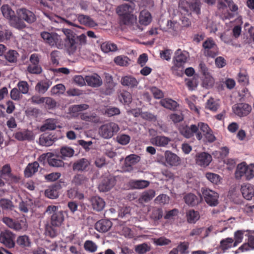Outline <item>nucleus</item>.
<instances>
[{
    "instance_id": "nucleus-30",
    "label": "nucleus",
    "mask_w": 254,
    "mask_h": 254,
    "mask_svg": "<svg viewBox=\"0 0 254 254\" xmlns=\"http://www.w3.org/2000/svg\"><path fill=\"white\" fill-rule=\"evenodd\" d=\"M75 186H81L85 188L89 187V180L86 176L82 174L75 175L72 181Z\"/></svg>"
},
{
    "instance_id": "nucleus-15",
    "label": "nucleus",
    "mask_w": 254,
    "mask_h": 254,
    "mask_svg": "<svg viewBox=\"0 0 254 254\" xmlns=\"http://www.w3.org/2000/svg\"><path fill=\"white\" fill-rule=\"evenodd\" d=\"M17 14L21 20H25L26 22L29 24L34 23L36 20V17L35 14L25 8H19L16 11Z\"/></svg>"
},
{
    "instance_id": "nucleus-35",
    "label": "nucleus",
    "mask_w": 254,
    "mask_h": 254,
    "mask_svg": "<svg viewBox=\"0 0 254 254\" xmlns=\"http://www.w3.org/2000/svg\"><path fill=\"white\" fill-rule=\"evenodd\" d=\"M91 202L93 208L98 211L102 210L105 205V203L104 200L98 196L92 197L91 198Z\"/></svg>"
},
{
    "instance_id": "nucleus-58",
    "label": "nucleus",
    "mask_w": 254,
    "mask_h": 254,
    "mask_svg": "<svg viewBox=\"0 0 254 254\" xmlns=\"http://www.w3.org/2000/svg\"><path fill=\"white\" fill-rule=\"evenodd\" d=\"M18 57V53L14 50H9L5 55V59L9 63H15Z\"/></svg>"
},
{
    "instance_id": "nucleus-31",
    "label": "nucleus",
    "mask_w": 254,
    "mask_h": 254,
    "mask_svg": "<svg viewBox=\"0 0 254 254\" xmlns=\"http://www.w3.org/2000/svg\"><path fill=\"white\" fill-rule=\"evenodd\" d=\"M241 190L244 197L248 200L252 199L254 195V189L250 184H243Z\"/></svg>"
},
{
    "instance_id": "nucleus-39",
    "label": "nucleus",
    "mask_w": 254,
    "mask_h": 254,
    "mask_svg": "<svg viewBox=\"0 0 254 254\" xmlns=\"http://www.w3.org/2000/svg\"><path fill=\"white\" fill-rule=\"evenodd\" d=\"M121 84L125 86H128L133 88L136 86L138 83L137 80L131 76H125L123 77L121 80Z\"/></svg>"
},
{
    "instance_id": "nucleus-42",
    "label": "nucleus",
    "mask_w": 254,
    "mask_h": 254,
    "mask_svg": "<svg viewBox=\"0 0 254 254\" xmlns=\"http://www.w3.org/2000/svg\"><path fill=\"white\" fill-rule=\"evenodd\" d=\"M57 120L55 119H48L45 121V123L41 127L40 130L45 131L47 130H54L57 127Z\"/></svg>"
},
{
    "instance_id": "nucleus-46",
    "label": "nucleus",
    "mask_w": 254,
    "mask_h": 254,
    "mask_svg": "<svg viewBox=\"0 0 254 254\" xmlns=\"http://www.w3.org/2000/svg\"><path fill=\"white\" fill-rule=\"evenodd\" d=\"M16 243L22 248L29 247L31 245V241L29 237L25 235L18 236L16 240Z\"/></svg>"
},
{
    "instance_id": "nucleus-13",
    "label": "nucleus",
    "mask_w": 254,
    "mask_h": 254,
    "mask_svg": "<svg viewBox=\"0 0 254 254\" xmlns=\"http://www.w3.org/2000/svg\"><path fill=\"white\" fill-rule=\"evenodd\" d=\"M204 55L205 56L214 58L218 54V48L214 41L208 39L203 43Z\"/></svg>"
},
{
    "instance_id": "nucleus-18",
    "label": "nucleus",
    "mask_w": 254,
    "mask_h": 254,
    "mask_svg": "<svg viewBox=\"0 0 254 254\" xmlns=\"http://www.w3.org/2000/svg\"><path fill=\"white\" fill-rule=\"evenodd\" d=\"M198 127H199V131L201 132L202 136H204L207 141L213 142L216 140V137L207 124L204 123L199 122L198 123Z\"/></svg>"
},
{
    "instance_id": "nucleus-56",
    "label": "nucleus",
    "mask_w": 254,
    "mask_h": 254,
    "mask_svg": "<svg viewBox=\"0 0 254 254\" xmlns=\"http://www.w3.org/2000/svg\"><path fill=\"white\" fill-rule=\"evenodd\" d=\"M120 101L125 104H129L131 102L132 97L130 93L127 91H123L119 96Z\"/></svg>"
},
{
    "instance_id": "nucleus-57",
    "label": "nucleus",
    "mask_w": 254,
    "mask_h": 254,
    "mask_svg": "<svg viewBox=\"0 0 254 254\" xmlns=\"http://www.w3.org/2000/svg\"><path fill=\"white\" fill-rule=\"evenodd\" d=\"M115 63L120 66H127L129 64V59L125 56H119L114 59Z\"/></svg>"
},
{
    "instance_id": "nucleus-34",
    "label": "nucleus",
    "mask_w": 254,
    "mask_h": 254,
    "mask_svg": "<svg viewBox=\"0 0 254 254\" xmlns=\"http://www.w3.org/2000/svg\"><path fill=\"white\" fill-rule=\"evenodd\" d=\"M184 199L186 204L192 206L198 204L201 201V196L197 197L191 193H189L185 195L184 197Z\"/></svg>"
},
{
    "instance_id": "nucleus-12",
    "label": "nucleus",
    "mask_w": 254,
    "mask_h": 254,
    "mask_svg": "<svg viewBox=\"0 0 254 254\" xmlns=\"http://www.w3.org/2000/svg\"><path fill=\"white\" fill-rule=\"evenodd\" d=\"M202 193L206 202L211 206H215L218 204V194L209 189L202 188Z\"/></svg>"
},
{
    "instance_id": "nucleus-1",
    "label": "nucleus",
    "mask_w": 254,
    "mask_h": 254,
    "mask_svg": "<svg viewBox=\"0 0 254 254\" xmlns=\"http://www.w3.org/2000/svg\"><path fill=\"white\" fill-rule=\"evenodd\" d=\"M67 29L64 28L63 32L65 35L63 38L61 35L55 32H49L42 31L40 33V36L44 43L51 47L56 48L59 50H64L67 54L68 44H70L71 38L70 35L67 33Z\"/></svg>"
},
{
    "instance_id": "nucleus-59",
    "label": "nucleus",
    "mask_w": 254,
    "mask_h": 254,
    "mask_svg": "<svg viewBox=\"0 0 254 254\" xmlns=\"http://www.w3.org/2000/svg\"><path fill=\"white\" fill-rule=\"evenodd\" d=\"M115 87V83L113 82H110L106 84L104 87L101 89V91L105 95H109L114 92Z\"/></svg>"
},
{
    "instance_id": "nucleus-8",
    "label": "nucleus",
    "mask_w": 254,
    "mask_h": 254,
    "mask_svg": "<svg viewBox=\"0 0 254 254\" xmlns=\"http://www.w3.org/2000/svg\"><path fill=\"white\" fill-rule=\"evenodd\" d=\"M181 134L187 138H190L195 135L198 140L202 139V134L199 131L198 123L197 125H191L190 126H183L180 127Z\"/></svg>"
},
{
    "instance_id": "nucleus-32",
    "label": "nucleus",
    "mask_w": 254,
    "mask_h": 254,
    "mask_svg": "<svg viewBox=\"0 0 254 254\" xmlns=\"http://www.w3.org/2000/svg\"><path fill=\"white\" fill-rule=\"evenodd\" d=\"M165 157L166 162L172 166H177L179 164L180 158L170 151L165 152Z\"/></svg>"
},
{
    "instance_id": "nucleus-61",
    "label": "nucleus",
    "mask_w": 254,
    "mask_h": 254,
    "mask_svg": "<svg viewBox=\"0 0 254 254\" xmlns=\"http://www.w3.org/2000/svg\"><path fill=\"white\" fill-rule=\"evenodd\" d=\"M65 90V87L63 84H58L53 86L51 92L52 95L63 94Z\"/></svg>"
},
{
    "instance_id": "nucleus-63",
    "label": "nucleus",
    "mask_w": 254,
    "mask_h": 254,
    "mask_svg": "<svg viewBox=\"0 0 254 254\" xmlns=\"http://www.w3.org/2000/svg\"><path fill=\"white\" fill-rule=\"evenodd\" d=\"M238 81L243 85H248L249 82L248 74L246 72H240L238 75Z\"/></svg>"
},
{
    "instance_id": "nucleus-16",
    "label": "nucleus",
    "mask_w": 254,
    "mask_h": 254,
    "mask_svg": "<svg viewBox=\"0 0 254 254\" xmlns=\"http://www.w3.org/2000/svg\"><path fill=\"white\" fill-rule=\"evenodd\" d=\"M115 178L111 175L105 177L98 186L100 191L106 192L110 190L115 185Z\"/></svg>"
},
{
    "instance_id": "nucleus-51",
    "label": "nucleus",
    "mask_w": 254,
    "mask_h": 254,
    "mask_svg": "<svg viewBox=\"0 0 254 254\" xmlns=\"http://www.w3.org/2000/svg\"><path fill=\"white\" fill-rule=\"evenodd\" d=\"M220 107V104L218 101L213 98L208 99L206 104V108L212 112H216Z\"/></svg>"
},
{
    "instance_id": "nucleus-64",
    "label": "nucleus",
    "mask_w": 254,
    "mask_h": 254,
    "mask_svg": "<svg viewBox=\"0 0 254 254\" xmlns=\"http://www.w3.org/2000/svg\"><path fill=\"white\" fill-rule=\"evenodd\" d=\"M45 195L49 198L55 199L58 197L59 192L54 187L45 190Z\"/></svg>"
},
{
    "instance_id": "nucleus-38",
    "label": "nucleus",
    "mask_w": 254,
    "mask_h": 254,
    "mask_svg": "<svg viewBox=\"0 0 254 254\" xmlns=\"http://www.w3.org/2000/svg\"><path fill=\"white\" fill-rule=\"evenodd\" d=\"M51 82L49 80H41L35 86V90L39 94H44L51 85Z\"/></svg>"
},
{
    "instance_id": "nucleus-21",
    "label": "nucleus",
    "mask_w": 254,
    "mask_h": 254,
    "mask_svg": "<svg viewBox=\"0 0 254 254\" xmlns=\"http://www.w3.org/2000/svg\"><path fill=\"white\" fill-rule=\"evenodd\" d=\"M189 57L188 53L186 51L182 52L181 49H178L175 52L174 57V64L176 66L180 67L187 62Z\"/></svg>"
},
{
    "instance_id": "nucleus-25",
    "label": "nucleus",
    "mask_w": 254,
    "mask_h": 254,
    "mask_svg": "<svg viewBox=\"0 0 254 254\" xmlns=\"http://www.w3.org/2000/svg\"><path fill=\"white\" fill-rule=\"evenodd\" d=\"M211 161V156L206 152H201L196 156V163L201 166H207Z\"/></svg>"
},
{
    "instance_id": "nucleus-47",
    "label": "nucleus",
    "mask_w": 254,
    "mask_h": 254,
    "mask_svg": "<svg viewBox=\"0 0 254 254\" xmlns=\"http://www.w3.org/2000/svg\"><path fill=\"white\" fill-rule=\"evenodd\" d=\"M48 163L50 166L55 167H62L64 166V162L52 153L49 157Z\"/></svg>"
},
{
    "instance_id": "nucleus-7",
    "label": "nucleus",
    "mask_w": 254,
    "mask_h": 254,
    "mask_svg": "<svg viewBox=\"0 0 254 254\" xmlns=\"http://www.w3.org/2000/svg\"><path fill=\"white\" fill-rule=\"evenodd\" d=\"M120 129L119 126L113 122L101 126L99 129V135L105 139L112 138Z\"/></svg>"
},
{
    "instance_id": "nucleus-50",
    "label": "nucleus",
    "mask_w": 254,
    "mask_h": 254,
    "mask_svg": "<svg viewBox=\"0 0 254 254\" xmlns=\"http://www.w3.org/2000/svg\"><path fill=\"white\" fill-rule=\"evenodd\" d=\"M214 84V80L210 74H206L202 79V86L203 87L209 89L212 88Z\"/></svg>"
},
{
    "instance_id": "nucleus-53",
    "label": "nucleus",
    "mask_w": 254,
    "mask_h": 254,
    "mask_svg": "<svg viewBox=\"0 0 254 254\" xmlns=\"http://www.w3.org/2000/svg\"><path fill=\"white\" fill-rule=\"evenodd\" d=\"M60 152L62 158H65L72 157L74 153V151L71 147L65 146L61 148Z\"/></svg>"
},
{
    "instance_id": "nucleus-23",
    "label": "nucleus",
    "mask_w": 254,
    "mask_h": 254,
    "mask_svg": "<svg viewBox=\"0 0 254 254\" xmlns=\"http://www.w3.org/2000/svg\"><path fill=\"white\" fill-rule=\"evenodd\" d=\"M58 140L55 135L44 133L40 135L39 138V144L44 146H50Z\"/></svg>"
},
{
    "instance_id": "nucleus-14",
    "label": "nucleus",
    "mask_w": 254,
    "mask_h": 254,
    "mask_svg": "<svg viewBox=\"0 0 254 254\" xmlns=\"http://www.w3.org/2000/svg\"><path fill=\"white\" fill-rule=\"evenodd\" d=\"M2 221L9 228L16 231H19L26 228L25 222L22 220L20 221H14L10 218L4 217Z\"/></svg>"
},
{
    "instance_id": "nucleus-40",
    "label": "nucleus",
    "mask_w": 254,
    "mask_h": 254,
    "mask_svg": "<svg viewBox=\"0 0 254 254\" xmlns=\"http://www.w3.org/2000/svg\"><path fill=\"white\" fill-rule=\"evenodd\" d=\"M78 21L80 24L90 27L97 25L95 22L89 16L83 14H78Z\"/></svg>"
},
{
    "instance_id": "nucleus-43",
    "label": "nucleus",
    "mask_w": 254,
    "mask_h": 254,
    "mask_svg": "<svg viewBox=\"0 0 254 254\" xmlns=\"http://www.w3.org/2000/svg\"><path fill=\"white\" fill-rule=\"evenodd\" d=\"M33 204V201L31 199H26L24 200H21L19 203L18 208L21 212L27 213L31 208Z\"/></svg>"
},
{
    "instance_id": "nucleus-33",
    "label": "nucleus",
    "mask_w": 254,
    "mask_h": 254,
    "mask_svg": "<svg viewBox=\"0 0 254 254\" xmlns=\"http://www.w3.org/2000/svg\"><path fill=\"white\" fill-rule=\"evenodd\" d=\"M228 7L232 12H236L238 10V7L233 1L232 0H219L218 7L219 9L225 8Z\"/></svg>"
},
{
    "instance_id": "nucleus-36",
    "label": "nucleus",
    "mask_w": 254,
    "mask_h": 254,
    "mask_svg": "<svg viewBox=\"0 0 254 254\" xmlns=\"http://www.w3.org/2000/svg\"><path fill=\"white\" fill-rule=\"evenodd\" d=\"M152 21V16L149 12L146 10H142L139 16V22L141 25L147 26Z\"/></svg>"
},
{
    "instance_id": "nucleus-60",
    "label": "nucleus",
    "mask_w": 254,
    "mask_h": 254,
    "mask_svg": "<svg viewBox=\"0 0 254 254\" xmlns=\"http://www.w3.org/2000/svg\"><path fill=\"white\" fill-rule=\"evenodd\" d=\"M150 250V247L146 243H143L135 246V251L138 254H144Z\"/></svg>"
},
{
    "instance_id": "nucleus-48",
    "label": "nucleus",
    "mask_w": 254,
    "mask_h": 254,
    "mask_svg": "<svg viewBox=\"0 0 254 254\" xmlns=\"http://www.w3.org/2000/svg\"><path fill=\"white\" fill-rule=\"evenodd\" d=\"M131 187L135 189H143L147 188L150 184L148 181L143 180H133L130 183Z\"/></svg>"
},
{
    "instance_id": "nucleus-9",
    "label": "nucleus",
    "mask_w": 254,
    "mask_h": 254,
    "mask_svg": "<svg viewBox=\"0 0 254 254\" xmlns=\"http://www.w3.org/2000/svg\"><path fill=\"white\" fill-rule=\"evenodd\" d=\"M43 13L50 20L55 22L65 23L68 25L77 27V25L74 23V22H75L76 20V19L78 20V14H76L75 13L68 14L66 15V17L67 18L70 19L69 20L59 16L54 15L52 14H49L45 12H43Z\"/></svg>"
},
{
    "instance_id": "nucleus-52",
    "label": "nucleus",
    "mask_w": 254,
    "mask_h": 254,
    "mask_svg": "<svg viewBox=\"0 0 254 254\" xmlns=\"http://www.w3.org/2000/svg\"><path fill=\"white\" fill-rule=\"evenodd\" d=\"M250 249H254V236L249 237L248 242L244 244L239 250L242 252L249 251Z\"/></svg>"
},
{
    "instance_id": "nucleus-62",
    "label": "nucleus",
    "mask_w": 254,
    "mask_h": 254,
    "mask_svg": "<svg viewBox=\"0 0 254 254\" xmlns=\"http://www.w3.org/2000/svg\"><path fill=\"white\" fill-rule=\"evenodd\" d=\"M18 90L21 94H26L29 91V85L26 81H20L17 84Z\"/></svg>"
},
{
    "instance_id": "nucleus-22",
    "label": "nucleus",
    "mask_w": 254,
    "mask_h": 254,
    "mask_svg": "<svg viewBox=\"0 0 254 254\" xmlns=\"http://www.w3.org/2000/svg\"><path fill=\"white\" fill-rule=\"evenodd\" d=\"M14 137L19 141H31L34 139L33 132L27 129L20 130L15 132L14 134Z\"/></svg>"
},
{
    "instance_id": "nucleus-49",
    "label": "nucleus",
    "mask_w": 254,
    "mask_h": 254,
    "mask_svg": "<svg viewBox=\"0 0 254 254\" xmlns=\"http://www.w3.org/2000/svg\"><path fill=\"white\" fill-rule=\"evenodd\" d=\"M186 216L188 221L190 223H194L200 217L199 213L193 209L189 210L187 212Z\"/></svg>"
},
{
    "instance_id": "nucleus-37",
    "label": "nucleus",
    "mask_w": 254,
    "mask_h": 254,
    "mask_svg": "<svg viewBox=\"0 0 254 254\" xmlns=\"http://www.w3.org/2000/svg\"><path fill=\"white\" fill-rule=\"evenodd\" d=\"M39 167V164L36 161L29 163L24 170L25 176L27 178L32 177L38 171Z\"/></svg>"
},
{
    "instance_id": "nucleus-44",
    "label": "nucleus",
    "mask_w": 254,
    "mask_h": 254,
    "mask_svg": "<svg viewBox=\"0 0 254 254\" xmlns=\"http://www.w3.org/2000/svg\"><path fill=\"white\" fill-rule=\"evenodd\" d=\"M160 104L164 108L172 110H175L179 106L177 102L169 98L161 100L160 101Z\"/></svg>"
},
{
    "instance_id": "nucleus-55",
    "label": "nucleus",
    "mask_w": 254,
    "mask_h": 254,
    "mask_svg": "<svg viewBox=\"0 0 254 254\" xmlns=\"http://www.w3.org/2000/svg\"><path fill=\"white\" fill-rule=\"evenodd\" d=\"M101 48L104 53L115 51L117 49L116 44L110 42H104L101 45Z\"/></svg>"
},
{
    "instance_id": "nucleus-5",
    "label": "nucleus",
    "mask_w": 254,
    "mask_h": 254,
    "mask_svg": "<svg viewBox=\"0 0 254 254\" xmlns=\"http://www.w3.org/2000/svg\"><path fill=\"white\" fill-rule=\"evenodd\" d=\"M46 213L51 215V223L53 226L59 227L62 225L64 220V213L59 210L58 207L54 206H48Z\"/></svg>"
},
{
    "instance_id": "nucleus-6",
    "label": "nucleus",
    "mask_w": 254,
    "mask_h": 254,
    "mask_svg": "<svg viewBox=\"0 0 254 254\" xmlns=\"http://www.w3.org/2000/svg\"><path fill=\"white\" fill-rule=\"evenodd\" d=\"M235 177L237 179L245 177L250 180L254 177V165H247L246 163H242L238 165L235 172Z\"/></svg>"
},
{
    "instance_id": "nucleus-41",
    "label": "nucleus",
    "mask_w": 254,
    "mask_h": 254,
    "mask_svg": "<svg viewBox=\"0 0 254 254\" xmlns=\"http://www.w3.org/2000/svg\"><path fill=\"white\" fill-rule=\"evenodd\" d=\"M150 212V218L153 221H157L163 216V211L161 208L157 207H152L148 210Z\"/></svg>"
},
{
    "instance_id": "nucleus-27",
    "label": "nucleus",
    "mask_w": 254,
    "mask_h": 254,
    "mask_svg": "<svg viewBox=\"0 0 254 254\" xmlns=\"http://www.w3.org/2000/svg\"><path fill=\"white\" fill-rule=\"evenodd\" d=\"M112 226V223L107 219H101L95 225V229L99 232L105 233L109 231Z\"/></svg>"
},
{
    "instance_id": "nucleus-28",
    "label": "nucleus",
    "mask_w": 254,
    "mask_h": 254,
    "mask_svg": "<svg viewBox=\"0 0 254 254\" xmlns=\"http://www.w3.org/2000/svg\"><path fill=\"white\" fill-rule=\"evenodd\" d=\"M171 140V139L168 137L159 135L151 138L150 142L152 144L157 146L166 147Z\"/></svg>"
},
{
    "instance_id": "nucleus-19",
    "label": "nucleus",
    "mask_w": 254,
    "mask_h": 254,
    "mask_svg": "<svg viewBox=\"0 0 254 254\" xmlns=\"http://www.w3.org/2000/svg\"><path fill=\"white\" fill-rule=\"evenodd\" d=\"M233 110L235 114L240 117L248 115L251 111L252 108L246 103H239L233 106Z\"/></svg>"
},
{
    "instance_id": "nucleus-11",
    "label": "nucleus",
    "mask_w": 254,
    "mask_h": 254,
    "mask_svg": "<svg viewBox=\"0 0 254 254\" xmlns=\"http://www.w3.org/2000/svg\"><path fill=\"white\" fill-rule=\"evenodd\" d=\"M0 178L8 184L15 183L18 182L19 178L12 173L9 164L3 165L0 170Z\"/></svg>"
},
{
    "instance_id": "nucleus-20",
    "label": "nucleus",
    "mask_w": 254,
    "mask_h": 254,
    "mask_svg": "<svg viewBox=\"0 0 254 254\" xmlns=\"http://www.w3.org/2000/svg\"><path fill=\"white\" fill-rule=\"evenodd\" d=\"M140 160V157L135 154H131L127 156L125 160L124 166V171L130 172L132 170V166L135 165Z\"/></svg>"
},
{
    "instance_id": "nucleus-29",
    "label": "nucleus",
    "mask_w": 254,
    "mask_h": 254,
    "mask_svg": "<svg viewBox=\"0 0 254 254\" xmlns=\"http://www.w3.org/2000/svg\"><path fill=\"white\" fill-rule=\"evenodd\" d=\"M86 82L87 84L93 87H97L102 84V80L97 74H93L85 76Z\"/></svg>"
},
{
    "instance_id": "nucleus-17",
    "label": "nucleus",
    "mask_w": 254,
    "mask_h": 254,
    "mask_svg": "<svg viewBox=\"0 0 254 254\" xmlns=\"http://www.w3.org/2000/svg\"><path fill=\"white\" fill-rule=\"evenodd\" d=\"M180 7L182 8L188 15L190 14V10L192 11L197 14L200 13V3L198 1H194L190 3L187 1H182L180 4Z\"/></svg>"
},
{
    "instance_id": "nucleus-54",
    "label": "nucleus",
    "mask_w": 254,
    "mask_h": 254,
    "mask_svg": "<svg viewBox=\"0 0 254 254\" xmlns=\"http://www.w3.org/2000/svg\"><path fill=\"white\" fill-rule=\"evenodd\" d=\"M0 207L3 209L12 210L14 206L9 199L1 198L0 199Z\"/></svg>"
},
{
    "instance_id": "nucleus-10",
    "label": "nucleus",
    "mask_w": 254,
    "mask_h": 254,
    "mask_svg": "<svg viewBox=\"0 0 254 254\" xmlns=\"http://www.w3.org/2000/svg\"><path fill=\"white\" fill-rule=\"evenodd\" d=\"M15 235L9 230H4L0 233V243L8 249L15 247Z\"/></svg>"
},
{
    "instance_id": "nucleus-24",
    "label": "nucleus",
    "mask_w": 254,
    "mask_h": 254,
    "mask_svg": "<svg viewBox=\"0 0 254 254\" xmlns=\"http://www.w3.org/2000/svg\"><path fill=\"white\" fill-rule=\"evenodd\" d=\"M89 161L86 158H82L75 162L72 165L73 171L84 172L87 170L90 166Z\"/></svg>"
},
{
    "instance_id": "nucleus-4",
    "label": "nucleus",
    "mask_w": 254,
    "mask_h": 254,
    "mask_svg": "<svg viewBox=\"0 0 254 254\" xmlns=\"http://www.w3.org/2000/svg\"><path fill=\"white\" fill-rule=\"evenodd\" d=\"M66 31L71 37L70 44H68V46H67V54L70 56L75 53L78 44L82 46L86 44V36L84 34L77 36L73 31L69 29H67Z\"/></svg>"
},
{
    "instance_id": "nucleus-3",
    "label": "nucleus",
    "mask_w": 254,
    "mask_h": 254,
    "mask_svg": "<svg viewBox=\"0 0 254 254\" xmlns=\"http://www.w3.org/2000/svg\"><path fill=\"white\" fill-rule=\"evenodd\" d=\"M134 6L128 4H123L118 7L117 13L121 16L122 22L125 25H130L135 22L136 17L132 14Z\"/></svg>"
},
{
    "instance_id": "nucleus-2",
    "label": "nucleus",
    "mask_w": 254,
    "mask_h": 254,
    "mask_svg": "<svg viewBox=\"0 0 254 254\" xmlns=\"http://www.w3.org/2000/svg\"><path fill=\"white\" fill-rule=\"evenodd\" d=\"M0 10L3 16L9 20L11 26L18 30L22 29L26 27L25 23L15 15L14 11L8 5H2Z\"/></svg>"
},
{
    "instance_id": "nucleus-26",
    "label": "nucleus",
    "mask_w": 254,
    "mask_h": 254,
    "mask_svg": "<svg viewBox=\"0 0 254 254\" xmlns=\"http://www.w3.org/2000/svg\"><path fill=\"white\" fill-rule=\"evenodd\" d=\"M156 195L155 191L153 189L143 191L140 195L138 199V203L143 205L149 202Z\"/></svg>"
},
{
    "instance_id": "nucleus-45",
    "label": "nucleus",
    "mask_w": 254,
    "mask_h": 254,
    "mask_svg": "<svg viewBox=\"0 0 254 254\" xmlns=\"http://www.w3.org/2000/svg\"><path fill=\"white\" fill-rule=\"evenodd\" d=\"M89 108V105L86 104L73 105L69 108V111L73 116H76L80 112Z\"/></svg>"
}]
</instances>
